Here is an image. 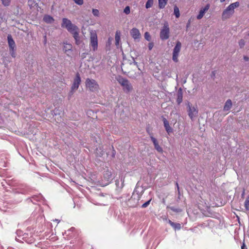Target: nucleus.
I'll return each mask as SVG.
<instances>
[{"mask_svg":"<svg viewBox=\"0 0 249 249\" xmlns=\"http://www.w3.org/2000/svg\"><path fill=\"white\" fill-rule=\"evenodd\" d=\"M239 6V3L238 1L231 3L229 5L222 13V19L225 20L230 18L234 13V9L238 7Z\"/></svg>","mask_w":249,"mask_h":249,"instance_id":"f257e3e1","label":"nucleus"},{"mask_svg":"<svg viewBox=\"0 0 249 249\" xmlns=\"http://www.w3.org/2000/svg\"><path fill=\"white\" fill-rule=\"evenodd\" d=\"M61 26L66 28L71 34L78 29L76 26L72 24L70 20L66 18L62 19Z\"/></svg>","mask_w":249,"mask_h":249,"instance_id":"f03ea898","label":"nucleus"},{"mask_svg":"<svg viewBox=\"0 0 249 249\" xmlns=\"http://www.w3.org/2000/svg\"><path fill=\"white\" fill-rule=\"evenodd\" d=\"M90 45L93 51H95L97 50L98 39L95 31L92 30L90 32Z\"/></svg>","mask_w":249,"mask_h":249,"instance_id":"7ed1b4c3","label":"nucleus"},{"mask_svg":"<svg viewBox=\"0 0 249 249\" xmlns=\"http://www.w3.org/2000/svg\"><path fill=\"white\" fill-rule=\"evenodd\" d=\"M85 84L86 87L91 91H96L99 89V85L97 82L94 79L87 78Z\"/></svg>","mask_w":249,"mask_h":249,"instance_id":"20e7f679","label":"nucleus"},{"mask_svg":"<svg viewBox=\"0 0 249 249\" xmlns=\"http://www.w3.org/2000/svg\"><path fill=\"white\" fill-rule=\"evenodd\" d=\"M170 29L167 22L164 24L160 32V38L161 40H166L169 37Z\"/></svg>","mask_w":249,"mask_h":249,"instance_id":"39448f33","label":"nucleus"},{"mask_svg":"<svg viewBox=\"0 0 249 249\" xmlns=\"http://www.w3.org/2000/svg\"><path fill=\"white\" fill-rule=\"evenodd\" d=\"M118 81L123 87V89L125 92H128L132 89V86L127 79L120 78Z\"/></svg>","mask_w":249,"mask_h":249,"instance_id":"423d86ee","label":"nucleus"},{"mask_svg":"<svg viewBox=\"0 0 249 249\" xmlns=\"http://www.w3.org/2000/svg\"><path fill=\"white\" fill-rule=\"evenodd\" d=\"M181 47V43L179 41H177L176 45L174 48L173 53V60L174 62L178 61V56Z\"/></svg>","mask_w":249,"mask_h":249,"instance_id":"0eeeda50","label":"nucleus"},{"mask_svg":"<svg viewBox=\"0 0 249 249\" xmlns=\"http://www.w3.org/2000/svg\"><path fill=\"white\" fill-rule=\"evenodd\" d=\"M81 80L80 75L78 73H77L71 87V94H72L73 92L78 89L79 86L81 83Z\"/></svg>","mask_w":249,"mask_h":249,"instance_id":"6e6552de","label":"nucleus"},{"mask_svg":"<svg viewBox=\"0 0 249 249\" xmlns=\"http://www.w3.org/2000/svg\"><path fill=\"white\" fill-rule=\"evenodd\" d=\"M147 132L149 135L150 138L153 143L155 149L159 153H162L163 152V149L159 144L157 140L153 137V134L150 132L149 130L147 129Z\"/></svg>","mask_w":249,"mask_h":249,"instance_id":"1a4fd4ad","label":"nucleus"},{"mask_svg":"<svg viewBox=\"0 0 249 249\" xmlns=\"http://www.w3.org/2000/svg\"><path fill=\"white\" fill-rule=\"evenodd\" d=\"M141 195L140 194H139L138 193V192L135 191L133 193V194L129 200V201L130 203L133 202V204H132L133 207H136L139 204V201L140 199H141Z\"/></svg>","mask_w":249,"mask_h":249,"instance_id":"9d476101","label":"nucleus"},{"mask_svg":"<svg viewBox=\"0 0 249 249\" xmlns=\"http://www.w3.org/2000/svg\"><path fill=\"white\" fill-rule=\"evenodd\" d=\"M188 108V115L191 119L193 120L197 115L198 110L197 107H191L189 104Z\"/></svg>","mask_w":249,"mask_h":249,"instance_id":"9b49d317","label":"nucleus"},{"mask_svg":"<svg viewBox=\"0 0 249 249\" xmlns=\"http://www.w3.org/2000/svg\"><path fill=\"white\" fill-rule=\"evenodd\" d=\"M210 7V4H207L204 7H201L199 10V13L197 15L196 18L197 19H201L205 14L208 11Z\"/></svg>","mask_w":249,"mask_h":249,"instance_id":"f8f14e48","label":"nucleus"},{"mask_svg":"<svg viewBox=\"0 0 249 249\" xmlns=\"http://www.w3.org/2000/svg\"><path fill=\"white\" fill-rule=\"evenodd\" d=\"M130 34L132 37L135 40H139L141 38V33L136 28H132L130 31Z\"/></svg>","mask_w":249,"mask_h":249,"instance_id":"ddd939ff","label":"nucleus"},{"mask_svg":"<svg viewBox=\"0 0 249 249\" xmlns=\"http://www.w3.org/2000/svg\"><path fill=\"white\" fill-rule=\"evenodd\" d=\"M8 43L10 49V51H13L15 48V42L11 35H8L7 36Z\"/></svg>","mask_w":249,"mask_h":249,"instance_id":"4468645a","label":"nucleus"},{"mask_svg":"<svg viewBox=\"0 0 249 249\" xmlns=\"http://www.w3.org/2000/svg\"><path fill=\"white\" fill-rule=\"evenodd\" d=\"M164 126L167 132L169 134L172 132V128L170 127L168 121L165 119H163Z\"/></svg>","mask_w":249,"mask_h":249,"instance_id":"2eb2a0df","label":"nucleus"},{"mask_svg":"<svg viewBox=\"0 0 249 249\" xmlns=\"http://www.w3.org/2000/svg\"><path fill=\"white\" fill-rule=\"evenodd\" d=\"M104 178L107 181L111 180L112 179L111 172L109 170L106 171L104 174Z\"/></svg>","mask_w":249,"mask_h":249,"instance_id":"dca6fc26","label":"nucleus"},{"mask_svg":"<svg viewBox=\"0 0 249 249\" xmlns=\"http://www.w3.org/2000/svg\"><path fill=\"white\" fill-rule=\"evenodd\" d=\"M232 106V102L231 100L228 99L226 101L225 105L223 107V110L224 111H228L231 108Z\"/></svg>","mask_w":249,"mask_h":249,"instance_id":"f3484780","label":"nucleus"},{"mask_svg":"<svg viewBox=\"0 0 249 249\" xmlns=\"http://www.w3.org/2000/svg\"><path fill=\"white\" fill-rule=\"evenodd\" d=\"M73 35V36L75 40V43L76 44H80V39L79 37V29L74 31V32L71 33Z\"/></svg>","mask_w":249,"mask_h":249,"instance_id":"a211bd4d","label":"nucleus"},{"mask_svg":"<svg viewBox=\"0 0 249 249\" xmlns=\"http://www.w3.org/2000/svg\"><path fill=\"white\" fill-rule=\"evenodd\" d=\"M182 98H183V95L182 92V89H179L178 90V94H177V102L179 105L180 104L182 101Z\"/></svg>","mask_w":249,"mask_h":249,"instance_id":"6ab92c4d","label":"nucleus"},{"mask_svg":"<svg viewBox=\"0 0 249 249\" xmlns=\"http://www.w3.org/2000/svg\"><path fill=\"white\" fill-rule=\"evenodd\" d=\"M168 223L175 230L181 229V225L179 223H174L170 220H168Z\"/></svg>","mask_w":249,"mask_h":249,"instance_id":"aec40b11","label":"nucleus"},{"mask_svg":"<svg viewBox=\"0 0 249 249\" xmlns=\"http://www.w3.org/2000/svg\"><path fill=\"white\" fill-rule=\"evenodd\" d=\"M43 20L47 23H52L54 21L53 18L51 16L46 15L43 17Z\"/></svg>","mask_w":249,"mask_h":249,"instance_id":"412c9836","label":"nucleus"},{"mask_svg":"<svg viewBox=\"0 0 249 249\" xmlns=\"http://www.w3.org/2000/svg\"><path fill=\"white\" fill-rule=\"evenodd\" d=\"M168 0H158L159 7L160 9L164 8L167 4Z\"/></svg>","mask_w":249,"mask_h":249,"instance_id":"4be33fe9","label":"nucleus"},{"mask_svg":"<svg viewBox=\"0 0 249 249\" xmlns=\"http://www.w3.org/2000/svg\"><path fill=\"white\" fill-rule=\"evenodd\" d=\"M120 32L117 31L115 34V44L116 45H118L120 41Z\"/></svg>","mask_w":249,"mask_h":249,"instance_id":"5701e85b","label":"nucleus"},{"mask_svg":"<svg viewBox=\"0 0 249 249\" xmlns=\"http://www.w3.org/2000/svg\"><path fill=\"white\" fill-rule=\"evenodd\" d=\"M72 49V45L71 44L65 43L64 46V50L65 52L71 50Z\"/></svg>","mask_w":249,"mask_h":249,"instance_id":"b1692460","label":"nucleus"},{"mask_svg":"<svg viewBox=\"0 0 249 249\" xmlns=\"http://www.w3.org/2000/svg\"><path fill=\"white\" fill-rule=\"evenodd\" d=\"M153 3L154 0H147L145 4L146 8L148 9L151 8L153 6Z\"/></svg>","mask_w":249,"mask_h":249,"instance_id":"393cba45","label":"nucleus"},{"mask_svg":"<svg viewBox=\"0 0 249 249\" xmlns=\"http://www.w3.org/2000/svg\"><path fill=\"white\" fill-rule=\"evenodd\" d=\"M174 14H175L176 17L177 18H179L180 16L179 10L177 6H175L174 7Z\"/></svg>","mask_w":249,"mask_h":249,"instance_id":"a878e982","label":"nucleus"},{"mask_svg":"<svg viewBox=\"0 0 249 249\" xmlns=\"http://www.w3.org/2000/svg\"><path fill=\"white\" fill-rule=\"evenodd\" d=\"M245 207L247 211L249 210V196L247 197L245 201Z\"/></svg>","mask_w":249,"mask_h":249,"instance_id":"bb28decb","label":"nucleus"},{"mask_svg":"<svg viewBox=\"0 0 249 249\" xmlns=\"http://www.w3.org/2000/svg\"><path fill=\"white\" fill-rule=\"evenodd\" d=\"M144 38L146 40H147V41H150V39H151V36H150V34L146 32L144 33Z\"/></svg>","mask_w":249,"mask_h":249,"instance_id":"cd10ccee","label":"nucleus"},{"mask_svg":"<svg viewBox=\"0 0 249 249\" xmlns=\"http://www.w3.org/2000/svg\"><path fill=\"white\" fill-rule=\"evenodd\" d=\"M239 45L241 48H243L245 44V41L243 39H241L239 41Z\"/></svg>","mask_w":249,"mask_h":249,"instance_id":"c85d7f7f","label":"nucleus"},{"mask_svg":"<svg viewBox=\"0 0 249 249\" xmlns=\"http://www.w3.org/2000/svg\"><path fill=\"white\" fill-rule=\"evenodd\" d=\"M2 4L4 6H8L9 5L11 0H1Z\"/></svg>","mask_w":249,"mask_h":249,"instance_id":"c756f323","label":"nucleus"},{"mask_svg":"<svg viewBox=\"0 0 249 249\" xmlns=\"http://www.w3.org/2000/svg\"><path fill=\"white\" fill-rule=\"evenodd\" d=\"M73 0L74 1V2L76 4H78L79 5H81L84 3L83 0Z\"/></svg>","mask_w":249,"mask_h":249,"instance_id":"7c9ffc66","label":"nucleus"},{"mask_svg":"<svg viewBox=\"0 0 249 249\" xmlns=\"http://www.w3.org/2000/svg\"><path fill=\"white\" fill-rule=\"evenodd\" d=\"M124 13L126 14H129L130 13V8L129 6H126L124 9Z\"/></svg>","mask_w":249,"mask_h":249,"instance_id":"2f4dec72","label":"nucleus"},{"mask_svg":"<svg viewBox=\"0 0 249 249\" xmlns=\"http://www.w3.org/2000/svg\"><path fill=\"white\" fill-rule=\"evenodd\" d=\"M92 13L95 16H98L99 14V12L97 9H93Z\"/></svg>","mask_w":249,"mask_h":249,"instance_id":"473e14b6","label":"nucleus"},{"mask_svg":"<svg viewBox=\"0 0 249 249\" xmlns=\"http://www.w3.org/2000/svg\"><path fill=\"white\" fill-rule=\"evenodd\" d=\"M150 200L146 201V202H145L144 203H143L142 205V208H146V207L148 206V205L150 203Z\"/></svg>","mask_w":249,"mask_h":249,"instance_id":"72a5a7b5","label":"nucleus"},{"mask_svg":"<svg viewBox=\"0 0 249 249\" xmlns=\"http://www.w3.org/2000/svg\"><path fill=\"white\" fill-rule=\"evenodd\" d=\"M154 46V44L152 42H150L148 44V49L149 50H151Z\"/></svg>","mask_w":249,"mask_h":249,"instance_id":"f704fd0d","label":"nucleus"},{"mask_svg":"<svg viewBox=\"0 0 249 249\" xmlns=\"http://www.w3.org/2000/svg\"><path fill=\"white\" fill-rule=\"evenodd\" d=\"M34 239L33 238V237H31L29 241H27V242L29 243H32L33 242H34Z\"/></svg>","mask_w":249,"mask_h":249,"instance_id":"c9c22d12","label":"nucleus"},{"mask_svg":"<svg viewBox=\"0 0 249 249\" xmlns=\"http://www.w3.org/2000/svg\"><path fill=\"white\" fill-rule=\"evenodd\" d=\"M11 55L12 57H15V49L13 50V51H11Z\"/></svg>","mask_w":249,"mask_h":249,"instance_id":"e433bc0d","label":"nucleus"},{"mask_svg":"<svg viewBox=\"0 0 249 249\" xmlns=\"http://www.w3.org/2000/svg\"><path fill=\"white\" fill-rule=\"evenodd\" d=\"M171 210L174 211V212H179V211H178V209H175L173 207H171Z\"/></svg>","mask_w":249,"mask_h":249,"instance_id":"4c0bfd02","label":"nucleus"},{"mask_svg":"<svg viewBox=\"0 0 249 249\" xmlns=\"http://www.w3.org/2000/svg\"><path fill=\"white\" fill-rule=\"evenodd\" d=\"M241 249H247L244 243L243 244L241 247Z\"/></svg>","mask_w":249,"mask_h":249,"instance_id":"58836bf2","label":"nucleus"},{"mask_svg":"<svg viewBox=\"0 0 249 249\" xmlns=\"http://www.w3.org/2000/svg\"><path fill=\"white\" fill-rule=\"evenodd\" d=\"M244 58L245 59V61H248L249 60V57L248 56H245L244 57Z\"/></svg>","mask_w":249,"mask_h":249,"instance_id":"ea45409f","label":"nucleus"},{"mask_svg":"<svg viewBox=\"0 0 249 249\" xmlns=\"http://www.w3.org/2000/svg\"><path fill=\"white\" fill-rule=\"evenodd\" d=\"M176 185H177V186L178 188H178H179V187H178V183H176Z\"/></svg>","mask_w":249,"mask_h":249,"instance_id":"a19ab883","label":"nucleus"},{"mask_svg":"<svg viewBox=\"0 0 249 249\" xmlns=\"http://www.w3.org/2000/svg\"><path fill=\"white\" fill-rule=\"evenodd\" d=\"M220 1L221 2H223L224 1H225V0H220Z\"/></svg>","mask_w":249,"mask_h":249,"instance_id":"79ce46f5","label":"nucleus"},{"mask_svg":"<svg viewBox=\"0 0 249 249\" xmlns=\"http://www.w3.org/2000/svg\"><path fill=\"white\" fill-rule=\"evenodd\" d=\"M189 24H190V21L189 22V23L187 24V27L189 26Z\"/></svg>","mask_w":249,"mask_h":249,"instance_id":"37998d69","label":"nucleus"},{"mask_svg":"<svg viewBox=\"0 0 249 249\" xmlns=\"http://www.w3.org/2000/svg\"><path fill=\"white\" fill-rule=\"evenodd\" d=\"M55 220L56 221V222H59V221H58V220L57 219H55Z\"/></svg>","mask_w":249,"mask_h":249,"instance_id":"c03bdc74","label":"nucleus"}]
</instances>
